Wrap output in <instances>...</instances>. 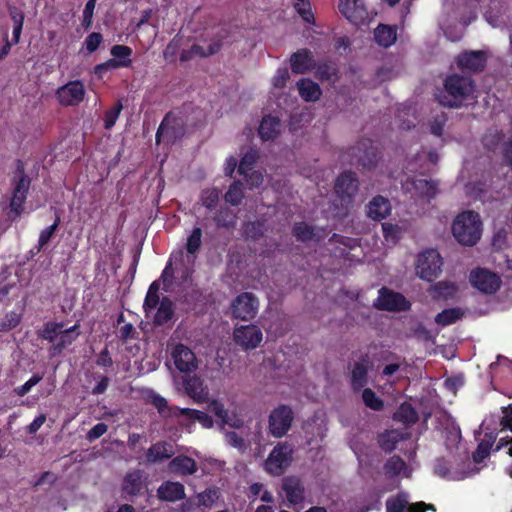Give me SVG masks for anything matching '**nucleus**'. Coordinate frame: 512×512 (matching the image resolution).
Returning <instances> with one entry per match:
<instances>
[{
  "mask_svg": "<svg viewBox=\"0 0 512 512\" xmlns=\"http://www.w3.org/2000/svg\"><path fill=\"white\" fill-rule=\"evenodd\" d=\"M393 419L397 422L403 423L406 426H411L418 421L419 415L412 404L404 402L394 413Z\"/></svg>",
  "mask_w": 512,
  "mask_h": 512,
  "instance_id": "nucleus-30",
  "label": "nucleus"
},
{
  "mask_svg": "<svg viewBox=\"0 0 512 512\" xmlns=\"http://www.w3.org/2000/svg\"><path fill=\"white\" fill-rule=\"evenodd\" d=\"M334 190L343 203L351 204L359 190V179L355 172L349 170L338 175Z\"/></svg>",
  "mask_w": 512,
  "mask_h": 512,
  "instance_id": "nucleus-14",
  "label": "nucleus"
},
{
  "mask_svg": "<svg viewBox=\"0 0 512 512\" xmlns=\"http://www.w3.org/2000/svg\"><path fill=\"white\" fill-rule=\"evenodd\" d=\"M362 400L366 407L381 411L384 408L383 400L371 388L362 389Z\"/></svg>",
  "mask_w": 512,
  "mask_h": 512,
  "instance_id": "nucleus-40",
  "label": "nucleus"
},
{
  "mask_svg": "<svg viewBox=\"0 0 512 512\" xmlns=\"http://www.w3.org/2000/svg\"><path fill=\"white\" fill-rule=\"evenodd\" d=\"M487 57L484 51H464L457 57V65L461 70H468L473 73L485 69Z\"/></svg>",
  "mask_w": 512,
  "mask_h": 512,
  "instance_id": "nucleus-18",
  "label": "nucleus"
},
{
  "mask_svg": "<svg viewBox=\"0 0 512 512\" xmlns=\"http://www.w3.org/2000/svg\"><path fill=\"white\" fill-rule=\"evenodd\" d=\"M244 235L246 238L254 241L259 240L264 235V224L261 221H250L244 226Z\"/></svg>",
  "mask_w": 512,
  "mask_h": 512,
  "instance_id": "nucleus-49",
  "label": "nucleus"
},
{
  "mask_svg": "<svg viewBox=\"0 0 512 512\" xmlns=\"http://www.w3.org/2000/svg\"><path fill=\"white\" fill-rule=\"evenodd\" d=\"M280 120L278 117L271 115L263 117L258 133L263 141L274 140L280 132Z\"/></svg>",
  "mask_w": 512,
  "mask_h": 512,
  "instance_id": "nucleus-26",
  "label": "nucleus"
},
{
  "mask_svg": "<svg viewBox=\"0 0 512 512\" xmlns=\"http://www.w3.org/2000/svg\"><path fill=\"white\" fill-rule=\"evenodd\" d=\"M491 444L489 442H480L473 452L472 458L475 463H481L490 454Z\"/></svg>",
  "mask_w": 512,
  "mask_h": 512,
  "instance_id": "nucleus-57",
  "label": "nucleus"
},
{
  "mask_svg": "<svg viewBox=\"0 0 512 512\" xmlns=\"http://www.w3.org/2000/svg\"><path fill=\"white\" fill-rule=\"evenodd\" d=\"M463 316L461 309L450 308L438 313L434 320H460Z\"/></svg>",
  "mask_w": 512,
  "mask_h": 512,
  "instance_id": "nucleus-58",
  "label": "nucleus"
},
{
  "mask_svg": "<svg viewBox=\"0 0 512 512\" xmlns=\"http://www.w3.org/2000/svg\"><path fill=\"white\" fill-rule=\"evenodd\" d=\"M455 239L464 246L475 245L481 237L482 222L475 211H464L457 215L452 224Z\"/></svg>",
  "mask_w": 512,
  "mask_h": 512,
  "instance_id": "nucleus-3",
  "label": "nucleus"
},
{
  "mask_svg": "<svg viewBox=\"0 0 512 512\" xmlns=\"http://www.w3.org/2000/svg\"><path fill=\"white\" fill-rule=\"evenodd\" d=\"M102 41L103 36L101 33L92 32L85 38L84 46L89 53H93L98 49Z\"/></svg>",
  "mask_w": 512,
  "mask_h": 512,
  "instance_id": "nucleus-55",
  "label": "nucleus"
},
{
  "mask_svg": "<svg viewBox=\"0 0 512 512\" xmlns=\"http://www.w3.org/2000/svg\"><path fill=\"white\" fill-rule=\"evenodd\" d=\"M289 71L287 68H280L277 70L276 74L273 77V85L276 88H283L286 85L287 80L289 79Z\"/></svg>",
  "mask_w": 512,
  "mask_h": 512,
  "instance_id": "nucleus-63",
  "label": "nucleus"
},
{
  "mask_svg": "<svg viewBox=\"0 0 512 512\" xmlns=\"http://www.w3.org/2000/svg\"><path fill=\"white\" fill-rule=\"evenodd\" d=\"M151 403L155 406L158 412L162 415H175L180 416L176 406L169 407L167 400L159 394H152Z\"/></svg>",
  "mask_w": 512,
  "mask_h": 512,
  "instance_id": "nucleus-44",
  "label": "nucleus"
},
{
  "mask_svg": "<svg viewBox=\"0 0 512 512\" xmlns=\"http://www.w3.org/2000/svg\"><path fill=\"white\" fill-rule=\"evenodd\" d=\"M225 439L227 443L234 448L241 450L245 447L244 439L234 431L227 432Z\"/></svg>",
  "mask_w": 512,
  "mask_h": 512,
  "instance_id": "nucleus-61",
  "label": "nucleus"
},
{
  "mask_svg": "<svg viewBox=\"0 0 512 512\" xmlns=\"http://www.w3.org/2000/svg\"><path fill=\"white\" fill-rule=\"evenodd\" d=\"M180 416H187L191 420L199 421L205 428L213 426V419L207 413L190 408H177Z\"/></svg>",
  "mask_w": 512,
  "mask_h": 512,
  "instance_id": "nucleus-37",
  "label": "nucleus"
},
{
  "mask_svg": "<svg viewBox=\"0 0 512 512\" xmlns=\"http://www.w3.org/2000/svg\"><path fill=\"white\" fill-rule=\"evenodd\" d=\"M373 306L381 311L404 312L410 309L411 303L403 294L382 287L378 291V297L374 300Z\"/></svg>",
  "mask_w": 512,
  "mask_h": 512,
  "instance_id": "nucleus-9",
  "label": "nucleus"
},
{
  "mask_svg": "<svg viewBox=\"0 0 512 512\" xmlns=\"http://www.w3.org/2000/svg\"><path fill=\"white\" fill-rule=\"evenodd\" d=\"M203 232L200 227H194L187 237L186 251L189 255H196L202 245Z\"/></svg>",
  "mask_w": 512,
  "mask_h": 512,
  "instance_id": "nucleus-38",
  "label": "nucleus"
},
{
  "mask_svg": "<svg viewBox=\"0 0 512 512\" xmlns=\"http://www.w3.org/2000/svg\"><path fill=\"white\" fill-rule=\"evenodd\" d=\"M170 469L173 472L187 476L192 475L197 471L196 461L185 455H179L174 457L170 462Z\"/></svg>",
  "mask_w": 512,
  "mask_h": 512,
  "instance_id": "nucleus-29",
  "label": "nucleus"
},
{
  "mask_svg": "<svg viewBox=\"0 0 512 512\" xmlns=\"http://www.w3.org/2000/svg\"><path fill=\"white\" fill-rule=\"evenodd\" d=\"M259 309L258 298L251 292L239 294L231 304L232 316L235 320H253Z\"/></svg>",
  "mask_w": 512,
  "mask_h": 512,
  "instance_id": "nucleus-12",
  "label": "nucleus"
},
{
  "mask_svg": "<svg viewBox=\"0 0 512 512\" xmlns=\"http://www.w3.org/2000/svg\"><path fill=\"white\" fill-rule=\"evenodd\" d=\"M448 118L444 112L435 115L430 121V132L431 134L440 137L443 134L444 126Z\"/></svg>",
  "mask_w": 512,
  "mask_h": 512,
  "instance_id": "nucleus-52",
  "label": "nucleus"
},
{
  "mask_svg": "<svg viewBox=\"0 0 512 512\" xmlns=\"http://www.w3.org/2000/svg\"><path fill=\"white\" fill-rule=\"evenodd\" d=\"M433 292L436 297L450 299L456 295L457 287L454 283L440 281L433 286Z\"/></svg>",
  "mask_w": 512,
  "mask_h": 512,
  "instance_id": "nucleus-45",
  "label": "nucleus"
},
{
  "mask_svg": "<svg viewBox=\"0 0 512 512\" xmlns=\"http://www.w3.org/2000/svg\"><path fill=\"white\" fill-rule=\"evenodd\" d=\"M173 454L174 451L169 443L159 441L148 448L146 458L150 463H157L171 458Z\"/></svg>",
  "mask_w": 512,
  "mask_h": 512,
  "instance_id": "nucleus-27",
  "label": "nucleus"
},
{
  "mask_svg": "<svg viewBox=\"0 0 512 512\" xmlns=\"http://www.w3.org/2000/svg\"><path fill=\"white\" fill-rule=\"evenodd\" d=\"M406 467L405 461L400 456L394 455L384 464V471L386 475L396 476L405 470Z\"/></svg>",
  "mask_w": 512,
  "mask_h": 512,
  "instance_id": "nucleus-43",
  "label": "nucleus"
},
{
  "mask_svg": "<svg viewBox=\"0 0 512 512\" xmlns=\"http://www.w3.org/2000/svg\"><path fill=\"white\" fill-rule=\"evenodd\" d=\"M443 259L436 249H427L420 253L416 262V274L419 278L432 282L442 272Z\"/></svg>",
  "mask_w": 512,
  "mask_h": 512,
  "instance_id": "nucleus-7",
  "label": "nucleus"
},
{
  "mask_svg": "<svg viewBox=\"0 0 512 512\" xmlns=\"http://www.w3.org/2000/svg\"><path fill=\"white\" fill-rule=\"evenodd\" d=\"M171 358L176 369L184 374L195 372L198 368V360L195 353L184 344H177L171 351Z\"/></svg>",
  "mask_w": 512,
  "mask_h": 512,
  "instance_id": "nucleus-16",
  "label": "nucleus"
},
{
  "mask_svg": "<svg viewBox=\"0 0 512 512\" xmlns=\"http://www.w3.org/2000/svg\"><path fill=\"white\" fill-rule=\"evenodd\" d=\"M391 209L392 207L390 201L381 195H377L373 197L367 204L366 212L370 219L374 221H380L390 215Z\"/></svg>",
  "mask_w": 512,
  "mask_h": 512,
  "instance_id": "nucleus-23",
  "label": "nucleus"
},
{
  "mask_svg": "<svg viewBox=\"0 0 512 512\" xmlns=\"http://www.w3.org/2000/svg\"><path fill=\"white\" fill-rule=\"evenodd\" d=\"M218 227L232 228L236 224V215L229 207H221L213 217Z\"/></svg>",
  "mask_w": 512,
  "mask_h": 512,
  "instance_id": "nucleus-35",
  "label": "nucleus"
},
{
  "mask_svg": "<svg viewBox=\"0 0 512 512\" xmlns=\"http://www.w3.org/2000/svg\"><path fill=\"white\" fill-rule=\"evenodd\" d=\"M60 223V218L57 216L54 223L45 229H43L40 232L39 239H38V245H37V251L40 252L42 249H44L49 242L51 241V238L54 236L56 230L58 229Z\"/></svg>",
  "mask_w": 512,
  "mask_h": 512,
  "instance_id": "nucleus-47",
  "label": "nucleus"
},
{
  "mask_svg": "<svg viewBox=\"0 0 512 512\" xmlns=\"http://www.w3.org/2000/svg\"><path fill=\"white\" fill-rule=\"evenodd\" d=\"M145 488L144 471L135 469L128 472L123 479V491L131 496L140 495Z\"/></svg>",
  "mask_w": 512,
  "mask_h": 512,
  "instance_id": "nucleus-25",
  "label": "nucleus"
},
{
  "mask_svg": "<svg viewBox=\"0 0 512 512\" xmlns=\"http://www.w3.org/2000/svg\"><path fill=\"white\" fill-rule=\"evenodd\" d=\"M65 322H47L43 338L54 341L58 339L55 348L61 351L69 346L79 335V325L65 328Z\"/></svg>",
  "mask_w": 512,
  "mask_h": 512,
  "instance_id": "nucleus-8",
  "label": "nucleus"
},
{
  "mask_svg": "<svg viewBox=\"0 0 512 512\" xmlns=\"http://www.w3.org/2000/svg\"><path fill=\"white\" fill-rule=\"evenodd\" d=\"M409 505L407 493L399 492L386 500V512H406Z\"/></svg>",
  "mask_w": 512,
  "mask_h": 512,
  "instance_id": "nucleus-36",
  "label": "nucleus"
},
{
  "mask_svg": "<svg viewBox=\"0 0 512 512\" xmlns=\"http://www.w3.org/2000/svg\"><path fill=\"white\" fill-rule=\"evenodd\" d=\"M294 450L291 444L279 442L264 462L265 471L271 476H280L291 465Z\"/></svg>",
  "mask_w": 512,
  "mask_h": 512,
  "instance_id": "nucleus-6",
  "label": "nucleus"
},
{
  "mask_svg": "<svg viewBox=\"0 0 512 512\" xmlns=\"http://www.w3.org/2000/svg\"><path fill=\"white\" fill-rule=\"evenodd\" d=\"M85 94L84 84L80 80H74L60 86L55 96L60 105L69 107L79 105L84 100Z\"/></svg>",
  "mask_w": 512,
  "mask_h": 512,
  "instance_id": "nucleus-15",
  "label": "nucleus"
},
{
  "mask_svg": "<svg viewBox=\"0 0 512 512\" xmlns=\"http://www.w3.org/2000/svg\"><path fill=\"white\" fill-rule=\"evenodd\" d=\"M257 160V154L254 151L246 152L240 160L238 165V173L243 177H248L250 171L254 170V165Z\"/></svg>",
  "mask_w": 512,
  "mask_h": 512,
  "instance_id": "nucleus-48",
  "label": "nucleus"
},
{
  "mask_svg": "<svg viewBox=\"0 0 512 512\" xmlns=\"http://www.w3.org/2000/svg\"><path fill=\"white\" fill-rule=\"evenodd\" d=\"M42 378L43 376L40 374H33L32 377L23 385L15 388V393L20 397L25 396L32 389V387L37 385L42 380Z\"/></svg>",
  "mask_w": 512,
  "mask_h": 512,
  "instance_id": "nucleus-56",
  "label": "nucleus"
},
{
  "mask_svg": "<svg viewBox=\"0 0 512 512\" xmlns=\"http://www.w3.org/2000/svg\"><path fill=\"white\" fill-rule=\"evenodd\" d=\"M110 53L117 61H129L128 67L131 66L132 60L130 57L133 51L129 46L120 44L114 45L112 46Z\"/></svg>",
  "mask_w": 512,
  "mask_h": 512,
  "instance_id": "nucleus-50",
  "label": "nucleus"
},
{
  "mask_svg": "<svg viewBox=\"0 0 512 512\" xmlns=\"http://www.w3.org/2000/svg\"><path fill=\"white\" fill-rule=\"evenodd\" d=\"M12 193L9 202L8 217L12 220L19 218L24 211V204L31 186V178L25 172L24 162L16 161V169L11 177Z\"/></svg>",
  "mask_w": 512,
  "mask_h": 512,
  "instance_id": "nucleus-2",
  "label": "nucleus"
},
{
  "mask_svg": "<svg viewBox=\"0 0 512 512\" xmlns=\"http://www.w3.org/2000/svg\"><path fill=\"white\" fill-rule=\"evenodd\" d=\"M108 430V426L103 423L99 422L96 425H94L87 433V439L92 441L100 438L102 435H104Z\"/></svg>",
  "mask_w": 512,
  "mask_h": 512,
  "instance_id": "nucleus-62",
  "label": "nucleus"
},
{
  "mask_svg": "<svg viewBox=\"0 0 512 512\" xmlns=\"http://www.w3.org/2000/svg\"><path fill=\"white\" fill-rule=\"evenodd\" d=\"M233 335L235 343L244 349L256 348L262 341V331L253 322L236 328Z\"/></svg>",
  "mask_w": 512,
  "mask_h": 512,
  "instance_id": "nucleus-17",
  "label": "nucleus"
},
{
  "mask_svg": "<svg viewBox=\"0 0 512 512\" xmlns=\"http://www.w3.org/2000/svg\"><path fill=\"white\" fill-rule=\"evenodd\" d=\"M338 9L352 23L356 24L363 19V11L359 8L358 2L354 5L353 0H339Z\"/></svg>",
  "mask_w": 512,
  "mask_h": 512,
  "instance_id": "nucleus-33",
  "label": "nucleus"
},
{
  "mask_svg": "<svg viewBox=\"0 0 512 512\" xmlns=\"http://www.w3.org/2000/svg\"><path fill=\"white\" fill-rule=\"evenodd\" d=\"M123 109V105L120 100L116 101L114 105L105 111L103 121L104 128L111 130L119 118V115Z\"/></svg>",
  "mask_w": 512,
  "mask_h": 512,
  "instance_id": "nucleus-42",
  "label": "nucleus"
},
{
  "mask_svg": "<svg viewBox=\"0 0 512 512\" xmlns=\"http://www.w3.org/2000/svg\"><path fill=\"white\" fill-rule=\"evenodd\" d=\"M290 64L295 74H305L315 68L312 52L307 48L294 52L290 57Z\"/></svg>",
  "mask_w": 512,
  "mask_h": 512,
  "instance_id": "nucleus-21",
  "label": "nucleus"
},
{
  "mask_svg": "<svg viewBox=\"0 0 512 512\" xmlns=\"http://www.w3.org/2000/svg\"><path fill=\"white\" fill-rule=\"evenodd\" d=\"M297 88L300 96L307 102L317 101L321 94L320 86L308 78H302L297 82Z\"/></svg>",
  "mask_w": 512,
  "mask_h": 512,
  "instance_id": "nucleus-28",
  "label": "nucleus"
},
{
  "mask_svg": "<svg viewBox=\"0 0 512 512\" xmlns=\"http://www.w3.org/2000/svg\"><path fill=\"white\" fill-rule=\"evenodd\" d=\"M96 363L100 367L109 368L113 365V360L110 356L109 350L105 347L97 356Z\"/></svg>",
  "mask_w": 512,
  "mask_h": 512,
  "instance_id": "nucleus-64",
  "label": "nucleus"
},
{
  "mask_svg": "<svg viewBox=\"0 0 512 512\" xmlns=\"http://www.w3.org/2000/svg\"><path fill=\"white\" fill-rule=\"evenodd\" d=\"M201 201L205 208L212 210L219 201V191L216 188L205 190L202 193Z\"/></svg>",
  "mask_w": 512,
  "mask_h": 512,
  "instance_id": "nucleus-53",
  "label": "nucleus"
},
{
  "mask_svg": "<svg viewBox=\"0 0 512 512\" xmlns=\"http://www.w3.org/2000/svg\"><path fill=\"white\" fill-rule=\"evenodd\" d=\"M293 7L297 14L301 17V19L308 23V24H314L315 23V17L311 9L310 2H306V4H301L299 2H293Z\"/></svg>",
  "mask_w": 512,
  "mask_h": 512,
  "instance_id": "nucleus-51",
  "label": "nucleus"
},
{
  "mask_svg": "<svg viewBox=\"0 0 512 512\" xmlns=\"http://www.w3.org/2000/svg\"><path fill=\"white\" fill-rule=\"evenodd\" d=\"M339 159L342 164H349L361 170H372L379 161V151L369 139H363L342 152Z\"/></svg>",
  "mask_w": 512,
  "mask_h": 512,
  "instance_id": "nucleus-4",
  "label": "nucleus"
},
{
  "mask_svg": "<svg viewBox=\"0 0 512 512\" xmlns=\"http://www.w3.org/2000/svg\"><path fill=\"white\" fill-rule=\"evenodd\" d=\"M371 366L368 355L361 356L360 360L354 364L350 377V386L354 392L361 391L367 385Z\"/></svg>",
  "mask_w": 512,
  "mask_h": 512,
  "instance_id": "nucleus-19",
  "label": "nucleus"
},
{
  "mask_svg": "<svg viewBox=\"0 0 512 512\" xmlns=\"http://www.w3.org/2000/svg\"><path fill=\"white\" fill-rule=\"evenodd\" d=\"M210 412H212L215 416H217L221 423H224V420L228 418L229 413L228 410L225 409L224 404L218 400H213L209 405Z\"/></svg>",
  "mask_w": 512,
  "mask_h": 512,
  "instance_id": "nucleus-59",
  "label": "nucleus"
},
{
  "mask_svg": "<svg viewBox=\"0 0 512 512\" xmlns=\"http://www.w3.org/2000/svg\"><path fill=\"white\" fill-rule=\"evenodd\" d=\"M159 281H153L146 293L143 309L147 318L154 315L153 320H172L175 305L169 296L160 297Z\"/></svg>",
  "mask_w": 512,
  "mask_h": 512,
  "instance_id": "nucleus-5",
  "label": "nucleus"
},
{
  "mask_svg": "<svg viewBox=\"0 0 512 512\" xmlns=\"http://www.w3.org/2000/svg\"><path fill=\"white\" fill-rule=\"evenodd\" d=\"M294 413L290 406L281 404L275 407L269 415V433L275 438H281L287 434L292 426Z\"/></svg>",
  "mask_w": 512,
  "mask_h": 512,
  "instance_id": "nucleus-10",
  "label": "nucleus"
},
{
  "mask_svg": "<svg viewBox=\"0 0 512 512\" xmlns=\"http://www.w3.org/2000/svg\"><path fill=\"white\" fill-rule=\"evenodd\" d=\"M292 234L297 241L306 243L309 241L320 242L327 236L325 228L309 225L308 223L301 221L296 222L292 227Z\"/></svg>",
  "mask_w": 512,
  "mask_h": 512,
  "instance_id": "nucleus-20",
  "label": "nucleus"
},
{
  "mask_svg": "<svg viewBox=\"0 0 512 512\" xmlns=\"http://www.w3.org/2000/svg\"><path fill=\"white\" fill-rule=\"evenodd\" d=\"M157 495L160 500L167 502L183 500L186 496L183 484L172 481L163 482L157 490Z\"/></svg>",
  "mask_w": 512,
  "mask_h": 512,
  "instance_id": "nucleus-24",
  "label": "nucleus"
},
{
  "mask_svg": "<svg viewBox=\"0 0 512 512\" xmlns=\"http://www.w3.org/2000/svg\"><path fill=\"white\" fill-rule=\"evenodd\" d=\"M316 67V76L321 81H329L337 77L338 69L332 62H321Z\"/></svg>",
  "mask_w": 512,
  "mask_h": 512,
  "instance_id": "nucleus-41",
  "label": "nucleus"
},
{
  "mask_svg": "<svg viewBox=\"0 0 512 512\" xmlns=\"http://www.w3.org/2000/svg\"><path fill=\"white\" fill-rule=\"evenodd\" d=\"M383 236L386 241H396L398 239L399 227L396 224L382 223Z\"/></svg>",
  "mask_w": 512,
  "mask_h": 512,
  "instance_id": "nucleus-60",
  "label": "nucleus"
},
{
  "mask_svg": "<svg viewBox=\"0 0 512 512\" xmlns=\"http://www.w3.org/2000/svg\"><path fill=\"white\" fill-rule=\"evenodd\" d=\"M434 473L436 475H438L439 477H441V478L453 479V480L456 479L454 477H451V472H450V469H449L448 461L446 459H444V458H438L435 461Z\"/></svg>",
  "mask_w": 512,
  "mask_h": 512,
  "instance_id": "nucleus-54",
  "label": "nucleus"
},
{
  "mask_svg": "<svg viewBox=\"0 0 512 512\" xmlns=\"http://www.w3.org/2000/svg\"><path fill=\"white\" fill-rule=\"evenodd\" d=\"M402 440H404V434L394 429L386 430L378 436L379 447L386 453H391Z\"/></svg>",
  "mask_w": 512,
  "mask_h": 512,
  "instance_id": "nucleus-31",
  "label": "nucleus"
},
{
  "mask_svg": "<svg viewBox=\"0 0 512 512\" xmlns=\"http://www.w3.org/2000/svg\"><path fill=\"white\" fill-rule=\"evenodd\" d=\"M184 134V122L180 117L175 116L172 112H168L161 121L155 136L156 143L165 141L173 144Z\"/></svg>",
  "mask_w": 512,
  "mask_h": 512,
  "instance_id": "nucleus-11",
  "label": "nucleus"
},
{
  "mask_svg": "<svg viewBox=\"0 0 512 512\" xmlns=\"http://www.w3.org/2000/svg\"><path fill=\"white\" fill-rule=\"evenodd\" d=\"M412 185L420 197L428 200L434 198L437 194V183L433 180L416 179Z\"/></svg>",
  "mask_w": 512,
  "mask_h": 512,
  "instance_id": "nucleus-34",
  "label": "nucleus"
},
{
  "mask_svg": "<svg viewBox=\"0 0 512 512\" xmlns=\"http://www.w3.org/2000/svg\"><path fill=\"white\" fill-rule=\"evenodd\" d=\"M375 41L382 47H390L397 39L396 29L392 26L379 24L374 32Z\"/></svg>",
  "mask_w": 512,
  "mask_h": 512,
  "instance_id": "nucleus-32",
  "label": "nucleus"
},
{
  "mask_svg": "<svg viewBox=\"0 0 512 512\" xmlns=\"http://www.w3.org/2000/svg\"><path fill=\"white\" fill-rule=\"evenodd\" d=\"M469 281L474 288L485 294L495 293L502 283L498 274L485 268L472 270L469 275Z\"/></svg>",
  "mask_w": 512,
  "mask_h": 512,
  "instance_id": "nucleus-13",
  "label": "nucleus"
},
{
  "mask_svg": "<svg viewBox=\"0 0 512 512\" xmlns=\"http://www.w3.org/2000/svg\"><path fill=\"white\" fill-rule=\"evenodd\" d=\"M241 186H242V184L240 181H234L229 186L227 192L224 195L225 201L230 203L233 206H237V205L241 204V201L244 196Z\"/></svg>",
  "mask_w": 512,
  "mask_h": 512,
  "instance_id": "nucleus-46",
  "label": "nucleus"
},
{
  "mask_svg": "<svg viewBox=\"0 0 512 512\" xmlns=\"http://www.w3.org/2000/svg\"><path fill=\"white\" fill-rule=\"evenodd\" d=\"M186 394L194 399L200 398L203 392L202 381L197 376H188L183 380Z\"/></svg>",
  "mask_w": 512,
  "mask_h": 512,
  "instance_id": "nucleus-39",
  "label": "nucleus"
},
{
  "mask_svg": "<svg viewBox=\"0 0 512 512\" xmlns=\"http://www.w3.org/2000/svg\"><path fill=\"white\" fill-rule=\"evenodd\" d=\"M444 92L438 95L442 106L459 108L463 102L474 92V81L470 77L454 73L448 75L443 81Z\"/></svg>",
  "mask_w": 512,
  "mask_h": 512,
  "instance_id": "nucleus-1",
  "label": "nucleus"
},
{
  "mask_svg": "<svg viewBox=\"0 0 512 512\" xmlns=\"http://www.w3.org/2000/svg\"><path fill=\"white\" fill-rule=\"evenodd\" d=\"M282 489L290 504H300L304 500V487L301 480L296 476H287L283 479Z\"/></svg>",
  "mask_w": 512,
  "mask_h": 512,
  "instance_id": "nucleus-22",
  "label": "nucleus"
}]
</instances>
